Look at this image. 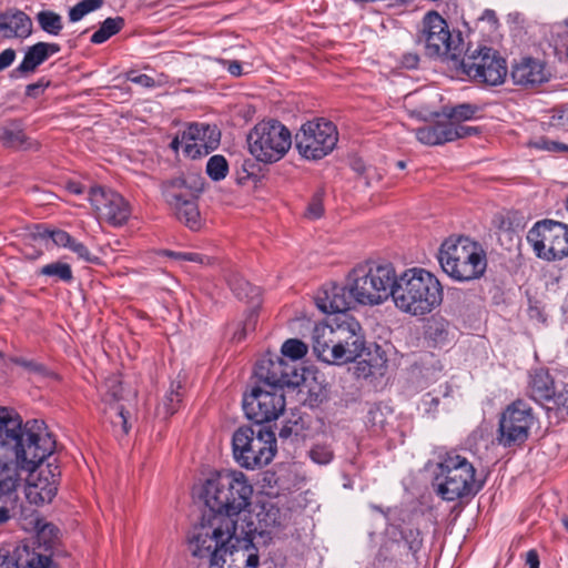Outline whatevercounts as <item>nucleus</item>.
I'll return each mask as SVG.
<instances>
[{
    "mask_svg": "<svg viewBox=\"0 0 568 568\" xmlns=\"http://www.w3.org/2000/svg\"><path fill=\"white\" fill-rule=\"evenodd\" d=\"M39 473L34 474L36 468L30 471L29 484L27 487V498L30 503L42 505L52 501L58 491L59 470L55 466L51 468V464L45 467L40 466Z\"/></svg>",
    "mask_w": 568,
    "mask_h": 568,
    "instance_id": "nucleus-23",
    "label": "nucleus"
},
{
    "mask_svg": "<svg viewBox=\"0 0 568 568\" xmlns=\"http://www.w3.org/2000/svg\"><path fill=\"white\" fill-rule=\"evenodd\" d=\"M307 423L301 415L292 414L280 429L278 436L282 439H304L306 437Z\"/></svg>",
    "mask_w": 568,
    "mask_h": 568,
    "instance_id": "nucleus-31",
    "label": "nucleus"
},
{
    "mask_svg": "<svg viewBox=\"0 0 568 568\" xmlns=\"http://www.w3.org/2000/svg\"><path fill=\"white\" fill-rule=\"evenodd\" d=\"M324 213L323 200L320 193L315 194L306 209V216L311 220L320 219Z\"/></svg>",
    "mask_w": 568,
    "mask_h": 568,
    "instance_id": "nucleus-51",
    "label": "nucleus"
},
{
    "mask_svg": "<svg viewBox=\"0 0 568 568\" xmlns=\"http://www.w3.org/2000/svg\"><path fill=\"white\" fill-rule=\"evenodd\" d=\"M237 541V521L212 516L193 527L187 537V548L193 557L207 559L210 568H213V565L221 561Z\"/></svg>",
    "mask_w": 568,
    "mask_h": 568,
    "instance_id": "nucleus-5",
    "label": "nucleus"
},
{
    "mask_svg": "<svg viewBox=\"0 0 568 568\" xmlns=\"http://www.w3.org/2000/svg\"><path fill=\"white\" fill-rule=\"evenodd\" d=\"M529 145L537 150L546 151V152L559 153V152L568 151V146L566 144L549 140L548 138H544V136L531 141L529 143Z\"/></svg>",
    "mask_w": 568,
    "mask_h": 568,
    "instance_id": "nucleus-45",
    "label": "nucleus"
},
{
    "mask_svg": "<svg viewBox=\"0 0 568 568\" xmlns=\"http://www.w3.org/2000/svg\"><path fill=\"white\" fill-rule=\"evenodd\" d=\"M474 465L456 452L439 456L434 477L437 494L445 500L453 501L476 494L481 483L475 478Z\"/></svg>",
    "mask_w": 568,
    "mask_h": 568,
    "instance_id": "nucleus-8",
    "label": "nucleus"
},
{
    "mask_svg": "<svg viewBox=\"0 0 568 568\" xmlns=\"http://www.w3.org/2000/svg\"><path fill=\"white\" fill-rule=\"evenodd\" d=\"M36 20L42 31L50 36H59L63 29L62 17L52 10H41L37 13Z\"/></svg>",
    "mask_w": 568,
    "mask_h": 568,
    "instance_id": "nucleus-32",
    "label": "nucleus"
},
{
    "mask_svg": "<svg viewBox=\"0 0 568 568\" xmlns=\"http://www.w3.org/2000/svg\"><path fill=\"white\" fill-rule=\"evenodd\" d=\"M456 131L458 132V139H463L466 136L475 135L478 133V129L475 126L463 125L456 123Z\"/></svg>",
    "mask_w": 568,
    "mask_h": 568,
    "instance_id": "nucleus-59",
    "label": "nucleus"
},
{
    "mask_svg": "<svg viewBox=\"0 0 568 568\" xmlns=\"http://www.w3.org/2000/svg\"><path fill=\"white\" fill-rule=\"evenodd\" d=\"M281 352L291 361H297L306 355L307 345L297 338H291L284 342Z\"/></svg>",
    "mask_w": 568,
    "mask_h": 568,
    "instance_id": "nucleus-41",
    "label": "nucleus"
},
{
    "mask_svg": "<svg viewBox=\"0 0 568 568\" xmlns=\"http://www.w3.org/2000/svg\"><path fill=\"white\" fill-rule=\"evenodd\" d=\"M442 270L458 282L480 277L487 266L486 254L474 241L465 236L448 237L437 254Z\"/></svg>",
    "mask_w": 568,
    "mask_h": 568,
    "instance_id": "nucleus-7",
    "label": "nucleus"
},
{
    "mask_svg": "<svg viewBox=\"0 0 568 568\" xmlns=\"http://www.w3.org/2000/svg\"><path fill=\"white\" fill-rule=\"evenodd\" d=\"M443 298V285L430 271L413 266L397 274L393 303L399 312L424 316L437 308Z\"/></svg>",
    "mask_w": 568,
    "mask_h": 568,
    "instance_id": "nucleus-4",
    "label": "nucleus"
},
{
    "mask_svg": "<svg viewBox=\"0 0 568 568\" xmlns=\"http://www.w3.org/2000/svg\"><path fill=\"white\" fill-rule=\"evenodd\" d=\"M48 84H44L42 82H37V83L29 84L26 88V94L28 97L36 98V97L39 95L40 92H43V90H44V88Z\"/></svg>",
    "mask_w": 568,
    "mask_h": 568,
    "instance_id": "nucleus-61",
    "label": "nucleus"
},
{
    "mask_svg": "<svg viewBox=\"0 0 568 568\" xmlns=\"http://www.w3.org/2000/svg\"><path fill=\"white\" fill-rule=\"evenodd\" d=\"M510 77L516 85L535 88L549 78L546 65L538 59L523 58L513 64Z\"/></svg>",
    "mask_w": 568,
    "mask_h": 568,
    "instance_id": "nucleus-25",
    "label": "nucleus"
},
{
    "mask_svg": "<svg viewBox=\"0 0 568 568\" xmlns=\"http://www.w3.org/2000/svg\"><path fill=\"white\" fill-rule=\"evenodd\" d=\"M315 304L323 313H332L335 315L347 313V310L357 304L349 276H347L345 285H324L315 295Z\"/></svg>",
    "mask_w": 568,
    "mask_h": 568,
    "instance_id": "nucleus-22",
    "label": "nucleus"
},
{
    "mask_svg": "<svg viewBox=\"0 0 568 568\" xmlns=\"http://www.w3.org/2000/svg\"><path fill=\"white\" fill-rule=\"evenodd\" d=\"M18 568H57L48 555L37 552L26 544L17 545Z\"/></svg>",
    "mask_w": 568,
    "mask_h": 568,
    "instance_id": "nucleus-29",
    "label": "nucleus"
},
{
    "mask_svg": "<svg viewBox=\"0 0 568 568\" xmlns=\"http://www.w3.org/2000/svg\"><path fill=\"white\" fill-rule=\"evenodd\" d=\"M31 18L19 9H9L0 13V34L4 39H27L31 36Z\"/></svg>",
    "mask_w": 568,
    "mask_h": 568,
    "instance_id": "nucleus-26",
    "label": "nucleus"
},
{
    "mask_svg": "<svg viewBox=\"0 0 568 568\" xmlns=\"http://www.w3.org/2000/svg\"><path fill=\"white\" fill-rule=\"evenodd\" d=\"M338 140L335 125L317 119L304 123L295 134V146L307 160H320L331 153Z\"/></svg>",
    "mask_w": 568,
    "mask_h": 568,
    "instance_id": "nucleus-13",
    "label": "nucleus"
},
{
    "mask_svg": "<svg viewBox=\"0 0 568 568\" xmlns=\"http://www.w3.org/2000/svg\"><path fill=\"white\" fill-rule=\"evenodd\" d=\"M536 423L531 407L523 402L516 400L503 412L499 419L498 442L505 447L523 444L527 440L531 427Z\"/></svg>",
    "mask_w": 568,
    "mask_h": 568,
    "instance_id": "nucleus-16",
    "label": "nucleus"
},
{
    "mask_svg": "<svg viewBox=\"0 0 568 568\" xmlns=\"http://www.w3.org/2000/svg\"><path fill=\"white\" fill-rule=\"evenodd\" d=\"M163 195L176 219L191 230L201 226L200 212L195 201V189L183 178H176L163 184Z\"/></svg>",
    "mask_w": 568,
    "mask_h": 568,
    "instance_id": "nucleus-15",
    "label": "nucleus"
},
{
    "mask_svg": "<svg viewBox=\"0 0 568 568\" xmlns=\"http://www.w3.org/2000/svg\"><path fill=\"white\" fill-rule=\"evenodd\" d=\"M89 201L100 220L112 226H121L131 216L130 203L118 192L102 186L90 190Z\"/></svg>",
    "mask_w": 568,
    "mask_h": 568,
    "instance_id": "nucleus-19",
    "label": "nucleus"
},
{
    "mask_svg": "<svg viewBox=\"0 0 568 568\" xmlns=\"http://www.w3.org/2000/svg\"><path fill=\"white\" fill-rule=\"evenodd\" d=\"M357 304L377 306L393 301L396 270L389 262L358 264L348 274Z\"/></svg>",
    "mask_w": 568,
    "mask_h": 568,
    "instance_id": "nucleus-6",
    "label": "nucleus"
},
{
    "mask_svg": "<svg viewBox=\"0 0 568 568\" xmlns=\"http://www.w3.org/2000/svg\"><path fill=\"white\" fill-rule=\"evenodd\" d=\"M235 521H237L239 535L253 542L256 538H261L263 544H267L272 539L273 531L281 525V511L271 503L251 505Z\"/></svg>",
    "mask_w": 568,
    "mask_h": 568,
    "instance_id": "nucleus-14",
    "label": "nucleus"
},
{
    "mask_svg": "<svg viewBox=\"0 0 568 568\" xmlns=\"http://www.w3.org/2000/svg\"><path fill=\"white\" fill-rule=\"evenodd\" d=\"M229 285L240 300H257L260 288L250 284L246 280L237 274H233L229 280Z\"/></svg>",
    "mask_w": 568,
    "mask_h": 568,
    "instance_id": "nucleus-34",
    "label": "nucleus"
},
{
    "mask_svg": "<svg viewBox=\"0 0 568 568\" xmlns=\"http://www.w3.org/2000/svg\"><path fill=\"white\" fill-rule=\"evenodd\" d=\"M220 62L226 68L230 74L234 77H241L243 74L242 65L239 61L220 60Z\"/></svg>",
    "mask_w": 568,
    "mask_h": 568,
    "instance_id": "nucleus-58",
    "label": "nucleus"
},
{
    "mask_svg": "<svg viewBox=\"0 0 568 568\" xmlns=\"http://www.w3.org/2000/svg\"><path fill=\"white\" fill-rule=\"evenodd\" d=\"M284 408L285 397L282 389L257 386L243 398L246 417L257 425L276 419Z\"/></svg>",
    "mask_w": 568,
    "mask_h": 568,
    "instance_id": "nucleus-18",
    "label": "nucleus"
},
{
    "mask_svg": "<svg viewBox=\"0 0 568 568\" xmlns=\"http://www.w3.org/2000/svg\"><path fill=\"white\" fill-rule=\"evenodd\" d=\"M527 241L537 257L551 262L568 256V225L555 220H541L528 231Z\"/></svg>",
    "mask_w": 568,
    "mask_h": 568,
    "instance_id": "nucleus-12",
    "label": "nucleus"
},
{
    "mask_svg": "<svg viewBox=\"0 0 568 568\" xmlns=\"http://www.w3.org/2000/svg\"><path fill=\"white\" fill-rule=\"evenodd\" d=\"M38 275L53 277L55 281L70 283L73 280L71 266L64 262H52L42 266L38 271Z\"/></svg>",
    "mask_w": 568,
    "mask_h": 568,
    "instance_id": "nucleus-36",
    "label": "nucleus"
},
{
    "mask_svg": "<svg viewBox=\"0 0 568 568\" xmlns=\"http://www.w3.org/2000/svg\"><path fill=\"white\" fill-rule=\"evenodd\" d=\"M165 254L170 257L181 260V261L194 262V263H199V264H209L210 263L209 257L201 255L199 253H194V252L168 251V252H165Z\"/></svg>",
    "mask_w": 568,
    "mask_h": 568,
    "instance_id": "nucleus-50",
    "label": "nucleus"
},
{
    "mask_svg": "<svg viewBox=\"0 0 568 568\" xmlns=\"http://www.w3.org/2000/svg\"><path fill=\"white\" fill-rule=\"evenodd\" d=\"M13 362L31 373L42 374L44 372V367L41 364H38L33 361H28L24 358H14Z\"/></svg>",
    "mask_w": 568,
    "mask_h": 568,
    "instance_id": "nucleus-55",
    "label": "nucleus"
},
{
    "mask_svg": "<svg viewBox=\"0 0 568 568\" xmlns=\"http://www.w3.org/2000/svg\"><path fill=\"white\" fill-rule=\"evenodd\" d=\"M527 565L529 568H538L539 567V559L538 555L535 550H530L527 554Z\"/></svg>",
    "mask_w": 568,
    "mask_h": 568,
    "instance_id": "nucleus-63",
    "label": "nucleus"
},
{
    "mask_svg": "<svg viewBox=\"0 0 568 568\" xmlns=\"http://www.w3.org/2000/svg\"><path fill=\"white\" fill-rule=\"evenodd\" d=\"M227 172L229 164L223 155H213L209 159L206 163V173L212 180H223Z\"/></svg>",
    "mask_w": 568,
    "mask_h": 568,
    "instance_id": "nucleus-39",
    "label": "nucleus"
},
{
    "mask_svg": "<svg viewBox=\"0 0 568 568\" xmlns=\"http://www.w3.org/2000/svg\"><path fill=\"white\" fill-rule=\"evenodd\" d=\"M316 356L329 364H345L362 356L365 337L358 321L348 313H341L318 323L312 332Z\"/></svg>",
    "mask_w": 568,
    "mask_h": 568,
    "instance_id": "nucleus-1",
    "label": "nucleus"
},
{
    "mask_svg": "<svg viewBox=\"0 0 568 568\" xmlns=\"http://www.w3.org/2000/svg\"><path fill=\"white\" fill-rule=\"evenodd\" d=\"M418 43L424 45L425 53L429 58L446 57L453 45L448 24L437 12H428L422 22Z\"/></svg>",
    "mask_w": 568,
    "mask_h": 568,
    "instance_id": "nucleus-20",
    "label": "nucleus"
},
{
    "mask_svg": "<svg viewBox=\"0 0 568 568\" xmlns=\"http://www.w3.org/2000/svg\"><path fill=\"white\" fill-rule=\"evenodd\" d=\"M60 50L61 47L58 43L38 42L27 49L23 60L17 68V71L21 73L33 72L40 64L58 53Z\"/></svg>",
    "mask_w": 568,
    "mask_h": 568,
    "instance_id": "nucleus-27",
    "label": "nucleus"
},
{
    "mask_svg": "<svg viewBox=\"0 0 568 568\" xmlns=\"http://www.w3.org/2000/svg\"><path fill=\"white\" fill-rule=\"evenodd\" d=\"M103 1L82 0L69 10V20L71 22L80 21L84 16L100 9Z\"/></svg>",
    "mask_w": 568,
    "mask_h": 568,
    "instance_id": "nucleus-40",
    "label": "nucleus"
},
{
    "mask_svg": "<svg viewBox=\"0 0 568 568\" xmlns=\"http://www.w3.org/2000/svg\"><path fill=\"white\" fill-rule=\"evenodd\" d=\"M550 402L554 403L559 414L568 415V384L559 392L554 389V397H551Z\"/></svg>",
    "mask_w": 568,
    "mask_h": 568,
    "instance_id": "nucleus-49",
    "label": "nucleus"
},
{
    "mask_svg": "<svg viewBox=\"0 0 568 568\" xmlns=\"http://www.w3.org/2000/svg\"><path fill=\"white\" fill-rule=\"evenodd\" d=\"M416 139L426 145L440 144L439 134L437 131V123L429 126L419 128L416 130Z\"/></svg>",
    "mask_w": 568,
    "mask_h": 568,
    "instance_id": "nucleus-43",
    "label": "nucleus"
},
{
    "mask_svg": "<svg viewBox=\"0 0 568 568\" xmlns=\"http://www.w3.org/2000/svg\"><path fill=\"white\" fill-rule=\"evenodd\" d=\"M311 459L318 465H327L333 460V450L327 445H314L310 453Z\"/></svg>",
    "mask_w": 568,
    "mask_h": 568,
    "instance_id": "nucleus-44",
    "label": "nucleus"
},
{
    "mask_svg": "<svg viewBox=\"0 0 568 568\" xmlns=\"http://www.w3.org/2000/svg\"><path fill=\"white\" fill-rule=\"evenodd\" d=\"M0 568H18L17 566V546L10 548H0Z\"/></svg>",
    "mask_w": 568,
    "mask_h": 568,
    "instance_id": "nucleus-52",
    "label": "nucleus"
},
{
    "mask_svg": "<svg viewBox=\"0 0 568 568\" xmlns=\"http://www.w3.org/2000/svg\"><path fill=\"white\" fill-rule=\"evenodd\" d=\"M129 80L144 88H151L154 85V80L148 74H130Z\"/></svg>",
    "mask_w": 568,
    "mask_h": 568,
    "instance_id": "nucleus-57",
    "label": "nucleus"
},
{
    "mask_svg": "<svg viewBox=\"0 0 568 568\" xmlns=\"http://www.w3.org/2000/svg\"><path fill=\"white\" fill-rule=\"evenodd\" d=\"M194 491L213 516L240 519L252 505L254 489L245 474L226 469L206 478Z\"/></svg>",
    "mask_w": 568,
    "mask_h": 568,
    "instance_id": "nucleus-3",
    "label": "nucleus"
},
{
    "mask_svg": "<svg viewBox=\"0 0 568 568\" xmlns=\"http://www.w3.org/2000/svg\"><path fill=\"white\" fill-rule=\"evenodd\" d=\"M0 447L12 450L21 469L32 471L49 457L55 447L52 436L37 422L22 426L13 412L0 408Z\"/></svg>",
    "mask_w": 568,
    "mask_h": 568,
    "instance_id": "nucleus-2",
    "label": "nucleus"
},
{
    "mask_svg": "<svg viewBox=\"0 0 568 568\" xmlns=\"http://www.w3.org/2000/svg\"><path fill=\"white\" fill-rule=\"evenodd\" d=\"M116 418L119 419V423L121 424L122 432L124 434H128L129 429H130V426L128 424V414L122 406L116 407Z\"/></svg>",
    "mask_w": 568,
    "mask_h": 568,
    "instance_id": "nucleus-60",
    "label": "nucleus"
},
{
    "mask_svg": "<svg viewBox=\"0 0 568 568\" xmlns=\"http://www.w3.org/2000/svg\"><path fill=\"white\" fill-rule=\"evenodd\" d=\"M460 68L468 79L477 84L497 87L507 77V64L499 53L487 47L468 50Z\"/></svg>",
    "mask_w": 568,
    "mask_h": 568,
    "instance_id": "nucleus-11",
    "label": "nucleus"
},
{
    "mask_svg": "<svg viewBox=\"0 0 568 568\" xmlns=\"http://www.w3.org/2000/svg\"><path fill=\"white\" fill-rule=\"evenodd\" d=\"M220 139L221 133L215 125L193 123L173 139L171 148L190 159H197L214 151Z\"/></svg>",
    "mask_w": 568,
    "mask_h": 568,
    "instance_id": "nucleus-17",
    "label": "nucleus"
},
{
    "mask_svg": "<svg viewBox=\"0 0 568 568\" xmlns=\"http://www.w3.org/2000/svg\"><path fill=\"white\" fill-rule=\"evenodd\" d=\"M67 248L73 252L78 256V258L84 262L93 263L98 261V257L91 254L89 248L82 242H79L74 237L71 239L70 244H68Z\"/></svg>",
    "mask_w": 568,
    "mask_h": 568,
    "instance_id": "nucleus-46",
    "label": "nucleus"
},
{
    "mask_svg": "<svg viewBox=\"0 0 568 568\" xmlns=\"http://www.w3.org/2000/svg\"><path fill=\"white\" fill-rule=\"evenodd\" d=\"M480 108L477 104L462 103L453 108H446L444 114L456 121H468L476 118Z\"/></svg>",
    "mask_w": 568,
    "mask_h": 568,
    "instance_id": "nucleus-37",
    "label": "nucleus"
},
{
    "mask_svg": "<svg viewBox=\"0 0 568 568\" xmlns=\"http://www.w3.org/2000/svg\"><path fill=\"white\" fill-rule=\"evenodd\" d=\"M437 131L440 144L458 140V132L456 131L455 122H439L437 123Z\"/></svg>",
    "mask_w": 568,
    "mask_h": 568,
    "instance_id": "nucleus-48",
    "label": "nucleus"
},
{
    "mask_svg": "<svg viewBox=\"0 0 568 568\" xmlns=\"http://www.w3.org/2000/svg\"><path fill=\"white\" fill-rule=\"evenodd\" d=\"M260 554L256 545L240 535V541L234 542L232 549L213 568H257Z\"/></svg>",
    "mask_w": 568,
    "mask_h": 568,
    "instance_id": "nucleus-24",
    "label": "nucleus"
},
{
    "mask_svg": "<svg viewBox=\"0 0 568 568\" xmlns=\"http://www.w3.org/2000/svg\"><path fill=\"white\" fill-rule=\"evenodd\" d=\"M554 31L562 40H568V18L562 23L556 24Z\"/></svg>",
    "mask_w": 568,
    "mask_h": 568,
    "instance_id": "nucleus-62",
    "label": "nucleus"
},
{
    "mask_svg": "<svg viewBox=\"0 0 568 568\" xmlns=\"http://www.w3.org/2000/svg\"><path fill=\"white\" fill-rule=\"evenodd\" d=\"M247 145L250 153L257 161L277 162L292 145L291 132L278 121H262L250 131Z\"/></svg>",
    "mask_w": 568,
    "mask_h": 568,
    "instance_id": "nucleus-10",
    "label": "nucleus"
},
{
    "mask_svg": "<svg viewBox=\"0 0 568 568\" xmlns=\"http://www.w3.org/2000/svg\"><path fill=\"white\" fill-rule=\"evenodd\" d=\"M181 388L182 384L180 381L171 384L170 390L166 393L162 402V408L164 409L165 415H173L179 409L182 402Z\"/></svg>",
    "mask_w": 568,
    "mask_h": 568,
    "instance_id": "nucleus-38",
    "label": "nucleus"
},
{
    "mask_svg": "<svg viewBox=\"0 0 568 568\" xmlns=\"http://www.w3.org/2000/svg\"><path fill=\"white\" fill-rule=\"evenodd\" d=\"M233 455L240 466L255 469L272 462L276 452V438L273 432L258 427L239 428L232 439Z\"/></svg>",
    "mask_w": 568,
    "mask_h": 568,
    "instance_id": "nucleus-9",
    "label": "nucleus"
},
{
    "mask_svg": "<svg viewBox=\"0 0 568 568\" xmlns=\"http://www.w3.org/2000/svg\"><path fill=\"white\" fill-rule=\"evenodd\" d=\"M67 189H68L69 192L73 193V194H81V193H83L82 186L79 183H77V182L68 183Z\"/></svg>",
    "mask_w": 568,
    "mask_h": 568,
    "instance_id": "nucleus-64",
    "label": "nucleus"
},
{
    "mask_svg": "<svg viewBox=\"0 0 568 568\" xmlns=\"http://www.w3.org/2000/svg\"><path fill=\"white\" fill-rule=\"evenodd\" d=\"M105 387H106V393L112 397V399L119 400L122 398V395H121L122 386H121V383L118 381V378H115V377L110 378L105 383Z\"/></svg>",
    "mask_w": 568,
    "mask_h": 568,
    "instance_id": "nucleus-54",
    "label": "nucleus"
},
{
    "mask_svg": "<svg viewBox=\"0 0 568 568\" xmlns=\"http://www.w3.org/2000/svg\"><path fill=\"white\" fill-rule=\"evenodd\" d=\"M1 141L7 146L20 148L26 142V135L21 130L4 129L1 135Z\"/></svg>",
    "mask_w": 568,
    "mask_h": 568,
    "instance_id": "nucleus-47",
    "label": "nucleus"
},
{
    "mask_svg": "<svg viewBox=\"0 0 568 568\" xmlns=\"http://www.w3.org/2000/svg\"><path fill=\"white\" fill-rule=\"evenodd\" d=\"M555 383L549 372L544 368H536L530 372L528 381L529 396L537 403L550 402L554 397Z\"/></svg>",
    "mask_w": 568,
    "mask_h": 568,
    "instance_id": "nucleus-28",
    "label": "nucleus"
},
{
    "mask_svg": "<svg viewBox=\"0 0 568 568\" xmlns=\"http://www.w3.org/2000/svg\"><path fill=\"white\" fill-rule=\"evenodd\" d=\"M124 27V19L121 17L106 18L100 28L92 34L91 42L101 44L116 34Z\"/></svg>",
    "mask_w": 568,
    "mask_h": 568,
    "instance_id": "nucleus-33",
    "label": "nucleus"
},
{
    "mask_svg": "<svg viewBox=\"0 0 568 568\" xmlns=\"http://www.w3.org/2000/svg\"><path fill=\"white\" fill-rule=\"evenodd\" d=\"M354 170L356 172H358L361 175H364V179H365V184L366 185H371V181L373 178H376L377 180L381 179V174L376 172L375 169L368 166L366 168L363 163L361 162H355L354 165H353Z\"/></svg>",
    "mask_w": 568,
    "mask_h": 568,
    "instance_id": "nucleus-53",
    "label": "nucleus"
},
{
    "mask_svg": "<svg viewBox=\"0 0 568 568\" xmlns=\"http://www.w3.org/2000/svg\"><path fill=\"white\" fill-rule=\"evenodd\" d=\"M45 239H51L57 246L67 248L72 236L63 230H43L42 232H38L34 236V240Z\"/></svg>",
    "mask_w": 568,
    "mask_h": 568,
    "instance_id": "nucleus-42",
    "label": "nucleus"
},
{
    "mask_svg": "<svg viewBox=\"0 0 568 568\" xmlns=\"http://www.w3.org/2000/svg\"><path fill=\"white\" fill-rule=\"evenodd\" d=\"M18 467L21 468L17 462L13 464L0 460V499L17 489L20 481Z\"/></svg>",
    "mask_w": 568,
    "mask_h": 568,
    "instance_id": "nucleus-30",
    "label": "nucleus"
},
{
    "mask_svg": "<svg viewBox=\"0 0 568 568\" xmlns=\"http://www.w3.org/2000/svg\"><path fill=\"white\" fill-rule=\"evenodd\" d=\"M16 59V51L11 48L0 53V72L10 67Z\"/></svg>",
    "mask_w": 568,
    "mask_h": 568,
    "instance_id": "nucleus-56",
    "label": "nucleus"
},
{
    "mask_svg": "<svg viewBox=\"0 0 568 568\" xmlns=\"http://www.w3.org/2000/svg\"><path fill=\"white\" fill-rule=\"evenodd\" d=\"M254 374L264 384L263 387L272 389L297 386L301 379L296 368L288 361L277 355L261 358L256 363Z\"/></svg>",
    "mask_w": 568,
    "mask_h": 568,
    "instance_id": "nucleus-21",
    "label": "nucleus"
},
{
    "mask_svg": "<svg viewBox=\"0 0 568 568\" xmlns=\"http://www.w3.org/2000/svg\"><path fill=\"white\" fill-rule=\"evenodd\" d=\"M36 528L37 542L40 547H43L45 550L52 548L53 545L59 540V529L53 524L43 520H38Z\"/></svg>",
    "mask_w": 568,
    "mask_h": 568,
    "instance_id": "nucleus-35",
    "label": "nucleus"
}]
</instances>
